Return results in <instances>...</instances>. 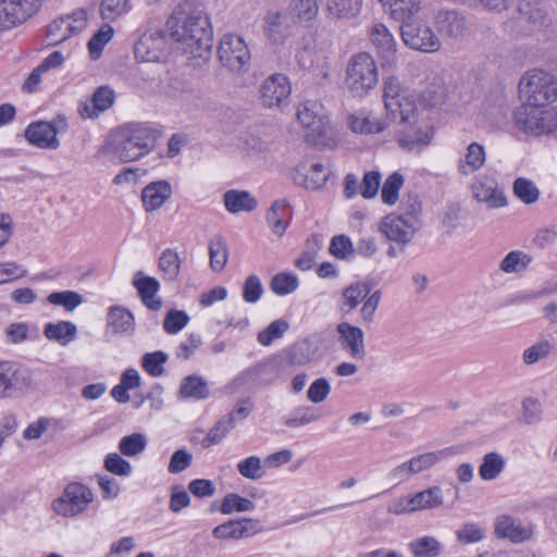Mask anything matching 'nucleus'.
Wrapping results in <instances>:
<instances>
[{
    "mask_svg": "<svg viewBox=\"0 0 557 557\" xmlns=\"http://www.w3.org/2000/svg\"><path fill=\"white\" fill-rule=\"evenodd\" d=\"M462 451L460 446H450L436 451H428L409 459L414 474H419L434 467L438 461L447 459Z\"/></svg>",
    "mask_w": 557,
    "mask_h": 557,
    "instance_id": "b1692460",
    "label": "nucleus"
},
{
    "mask_svg": "<svg viewBox=\"0 0 557 557\" xmlns=\"http://www.w3.org/2000/svg\"><path fill=\"white\" fill-rule=\"evenodd\" d=\"M371 285L367 282L357 281L347 286L341 298L339 308L343 312L349 313L370 294Z\"/></svg>",
    "mask_w": 557,
    "mask_h": 557,
    "instance_id": "7c9ffc66",
    "label": "nucleus"
},
{
    "mask_svg": "<svg viewBox=\"0 0 557 557\" xmlns=\"http://www.w3.org/2000/svg\"><path fill=\"white\" fill-rule=\"evenodd\" d=\"M72 34H74V27L70 18L55 20L47 27L48 45L55 46L66 40Z\"/></svg>",
    "mask_w": 557,
    "mask_h": 557,
    "instance_id": "79ce46f5",
    "label": "nucleus"
},
{
    "mask_svg": "<svg viewBox=\"0 0 557 557\" xmlns=\"http://www.w3.org/2000/svg\"><path fill=\"white\" fill-rule=\"evenodd\" d=\"M210 389L206 380L199 375H188L183 379L180 386V395L183 398L203 400L209 397Z\"/></svg>",
    "mask_w": 557,
    "mask_h": 557,
    "instance_id": "e433bc0d",
    "label": "nucleus"
},
{
    "mask_svg": "<svg viewBox=\"0 0 557 557\" xmlns=\"http://www.w3.org/2000/svg\"><path fill=\"white\" fill-rule=\"evenodd\" d=\"M234 418L233 417H223L221 418L214 426H212L206 438H205V445L211 446L219 444L222 442V440L226 436V434L234 429Z\"/></svg>",
    "mask_w": 557,
    "mask_h": 557,
    "instance_id": "052dcab7",
    "label": "nucleus"
},
{
    "mask_svg": "<svg viewBox=\"0 0 557 557\" xmlns=\"http://www.w3.org/2000/svg\"><path fill=\"white\" fill-rule=\"evenodd\" d=\"M370 40L375 47L379 57L385 63H393L396 59V40L388 28L382 24H374L370 30Z\"/></svg>",
    "mask_w": 557,
    "mask_h": 557,
    "instance_id": "412c9836",
    "label": "nucleus"
},
{
    "mask_svg": "<svg viewBox=\"0 0 557 557\" xmlns=\"http://www.w3.org/2000/svg\"><path fill=\"white\" fill-rule=\"evenodd\" d=\"M115 99V94L109 86L98 87L90 101L81 102L78 106V113L83 119H95L98 115L112 107Z\"/></svg>",
    "mask_w": 557,
    "mask_h": 557,
    "instance_id": "aec40b11",
    "label": "nucleus"
},
{
    "mask_svg": "<svg viewBox=\"0 0 557 557\" xmlns=\"http://www.w3.org/2000/svg\"><path fill=\"white\" fill-rule=\"evenodd\" d=\"M493 527V533L497 540H507L512 544L530 541L535 531V525L532 522L523 524L519 518L508 513L498 515Z\"/></svg>",
    "mask_w": 557,
    "mask_h": 557,
    "instance_id": "4468645a",
    "label": "nucleus"
},
{
    "mask_svg": "<svg viewBox=\"0 0 557 557\" xmlns=\"http://www.w3.org/2000/svg\"><path fill=\"white\" fill-rule=\"evenodd\" d=\"M532 258L520 251L512 250L502 260L499 268L505 273H521L531 263Z\"/></svg>",
    "mask_w": 557,
    "mask_h": 557,
    "instance_id": "a18cd8bd",
    "label": "nucleus"
},
{
    "mask_svg": "<svg viewBox=\"0 0 557 557\" xmlns=\"http://www.w3.org/2000/svg\"><path fill=\"white\" fill-rule=\"evenodd\" d=\"M317 102L307 101L298 108L297 119L306 128V140L314 146L323 145L329 132V120L320 111Z\"/></svg>",
    "mask_w": 557,
    "mask_h": 557,
    "instance_id": "9b49d317",
    "label": "nucleus"
},
{
    "mask_svg": "<svg viewBox=\"0 0 557 557\" xmlns=\"http://www.w3.org/2000/svg\"><path fill=\"white\" fill-rule=\"evenodd\" d=\"M94 500V493L82 483H70L63 493L52 502V509L58 516L75 517L86 510Z\"/></svg>",
    "mask_w": 557,
    "mask_h": 557,
    "instance_id": "6e6552de",
    "label": "nucleus"
},
{
    "mask_svg": "<svg viewBox=\"0 0 557 557\" xmlns=\"http://www.w3.org/2000/svg\"><path fill=\"white\" fill-rule=\"evenodd\" d=\"M264 288L259 276L249 275L243 285V299L248 304H256L263 295Z\"/></svg>",
    "mask_w": 557,
    "mask_h": 557,
    "instance_id": "774afa93",
    "label": "nucleus"
},
{
    "mask_svg": "<svg viewBox=\"0 0 557 557\" xmlns=\"http://www.w3.org/2000/svg\"><path fill=\"white\" fill-rule=\"evenodd\" d=\"M25 137L30 145L41 149H57L60 146L55 132L45 121L29 124L25 129Z\"/></svg>",
    "mask_w": 557,
    "mask_h": 557,
    "instance_id": "4be33fe9",
    "label": "nucleus"
},
{
    "mask_svg": "<svg viewBox=\"0 0 557 557\" xmlns=\"http://www.w3.org/2000/svg\"><path fill=\"white\" fill-rule=\"evenodd\" d=\"M114 29L109 24H103L88 41V51L92 60L100 58L103 48L112 39Z\"/></svg>",
    "mask_w": 557,
    "mask_h": 557,
    "instance_id": "37998d69",
    "label": "nucleus"
},
{
    "mask_svg": "<svg viewBox=\"0 0 557 557\" xmlns=\"http://www.w3.org/2000/svg\"><path fill=\"white\" fill-rule=\"evenodd\" d=\"M20 368L11 361H0V398L12 397L20 382Z\"/></svg>",
    "mask_w": 557,
    "mask_h": 557,
    "instance_id": "72a5a7b5",
    "label": "nucleus"
},
{
    "mask_svg": "<svg viewBox=\"0 0 557 557\" xmlns=\"http://www.w3.org/2000/svg\"><path fill=\"white\" fill-rule=\"evenodd\" d=\"M349 127L354 133L377 134L386 128V124L379 120H371L369 117L350 115Z\"/></svg>",
    "mask_w": 557,
    "mask_h": 557,
    "instance_id": "13d9d810",
    "label": "nucleus"
},
{
    "mask_svg": "<svg viewBox=\"0 0 557 557\" xmlns=\"http://www.w3.org/2000/svg\"><path fill=\"white\" fill-rule=\"evenodd\" d=\"M408 549L412 557H440L443 544L434 536L424 535L410 541Z\"/></svg>",
    "mask_w": 557,
    "mask_h": 557,
    "instance_id": "f704fd0d",
    "label": "nucleus"
},
{
    "mask_svg": "<svg viewBox=\"0 0 557 557\" xmlns=\"http://www.w3.org/2000/svg\"><path fill=\"white\" fill-rule=\"evenodd\" d=\"M76 334L77 327L70 321L48 323L44 329V335L50 341L58 342L61 346H66L76 337Z\"/></svg>",
    "mask_w": 557,
    "mask_h": 557,
    "instance_id": "c9c22d12",
    "label": "nucleus"
},
{
    "mask_svg": "<svg viewBox=\"0 0 557 557\" xmlns=\"http://www.w3.org/2000/svg\"><path fill=\"white\" fill-rule=\"evenodd\" d=\"M147 437L141 433H132L123 436L119 443V450L123 456L134 457L141 454L147 447Z\"/></svg>",
    "mask_w": 557,
    "mask_h": 557,
    "instance_id": "49530a36",
    "label": "nucleus"
},
{
    "mask_svg": "<svg viewBox=\"0 0 557 557\" xmlns=\"http://www.w3.org/2000/svg\"><path fill=\"white\" fill-rule=\"evenodd\" d=\"M292 87L288 77L284 74H273L260 87L262 103L268 108H281L290 95Z\"/></svg>",
    "mask_w": 557,
    "mask_h": 557,
    "instance_id": "dca6fc26",
    "label": "nucleus"
},
{
    "mask_svg": "<svg viewBox=\"0 0 557 557\" xmlns=\"http://www.w3.org/2000/svg\"><path fill=\"white\" fill-rule=\"evenodd\" d=\"M336 331L341 347L355 360L366 358L364 333L359 326L341 322Z\"/></svg>",
    "mask_w": 557,
    "mask_h": 557,
    "instance_id": "6ab92c4d",
    "label": "nucleus"
},
{
    "mask_svg": "<svg viewBox=\"0 0 557 557\" xmlns=\"http://www.w3.org/2000/svg\"><path fill=\"white\" fill-rule=\"evenodd\" d=\"M346 87L354 97H364L379 82L374 59L367 52L354 55L346 69Z\"/></svg>",
    "mask_w": 557,
    "mask_h": 557,
    "instance_id": "20e7f679",
    "label": "nucleus"
},
{
    "mask_svg": "<svg viewBox=\"0 0 557 557\" xmlns=\"http://www.w3.org/2000/svg\"><path fill=\"white\" fill-rule=\"evenodd\" d=\"M438 30L448 37H460L468 29L466 17L457 11L443 10L436 15Z\"/></svg>",
    "mask_w": 557,
    "mask_h": 557,
    "instance_id": "393cba45",
    "label": "nucleus"
},
{
    "mask_svg": "<svg viewBox=\"0 0 557 557\" xmlns=\"http://www.w3.org/2000/svg\"><path fill=\"white\" fill-rule=\"evenodd\" d=\"M288 329L287 321L283 319L275 320L258 333L257 339L262 346H270L275 339L282 338Z\"/></svg>",
    "mask_w": 557,
    "mask_h": 557,
    "instance_id": "5fc2aeb1",
    "label": "nucleus"
},
{
    "mask_svg": "<svg viewBox=\"0 0 557 557\" xmlns=\"http://www.w3.org/2000/svg\"><path fill=\"white\" fill-rule=\"evenodd\" d=\"M552 349V343L547 339H542L523 351V362L528 366L534 364L546 358L550 354Z\"/></svg>",
    "mask_w": 557,
    "mask_h": 557,
    "instance_id": "0e129e2a",
    "label": "nucleus"
},
{
    "mask_svg": "<svg viewBox=\"0 0 557 557\" xmlns=\"http://www.w3.org/2000/svg\"><path fill=\"white\" fill-rule=\"evenodd\" d=\"M401 38L406 46L422 52H434L441 47L433 30L421 21L406 20L400 26Z\"/></svg>",
    "mask_w": 557,
    "mask_h": 557,
    "instance_id": "f8f14e48",
    "label": "nucleus"
},
{
    "mask_svg": "<svg viewBox=\"0 0 557 557\" xmlns=\"http://www.w3.org/2000/svg\"><path fill=\"white\" fill-rule=\"evenodd\" d=\"M172 186L166 181H156L148 184L141 190V201L146 211H153L162 207V205L171 198Z\"/></svg>",
    "mask_w": 557,
    "mask_h": 557,
    "instance_id": "5701e85b",
    "label": "nucleus"
},
{
    "mask_svg": "<svg viewBox=\"0 0 557 557\" xmlns=\"http://www.w3.org/2000/svg\"><path fill=\"white\" fill-rule=\"evenodd\" d=\"M486 161V153L483 145L473 141L471 143L458 162V172L462 176H470L479 171Z\"/></svg>",
    "mask_w": 557,
    "mask_h": 557,
    "instance_id": "bb28decb",
    "label": "nucleus"
},
{
    "mask_svg": "<svg viewBox=\"0 0 557 557\" xmlns=\"http://www.w3.org/2000/svg\"><path fill=\"white\" fill-rule=\"evenodd\" d=\"M512 188L516 197L527 205L535 202L540 197V190L535 184L524 177H518Z\"/></svg>",
    "mask_w": 557,
    "mask_h": 557,
    "instance_id": "6e6d98bb",
    "label": "nucleus"
},
{
    "mask_svg": "<svg viewBox=\"0 0 557 557\" xmlns=\"http://www.w3.org/2000/svg\"><path fill=\"white\" fill-rule=\"evenodd\" d=\"M330 253L337 259L347 260L354 252L355 248L350 238L346 235H336L331 239Z\"/></svg>",
    "mask_w": 557,
    "mask_h": 557,
    "instance_id": "69168bd1",
    "label": "nucleus"
},
{
    "mask_svg": "<svg viewBox=\"0 0 557 557\" xmlns=\"http://www.w3.org/2000/svg\"><path fill=\"white\" fill-rule=\"evenodd\" d=\"M383 99L386 111L400 121L416 122L417 104L416 96L408 87L401 85L395 76H389L384 82Z\"/></svg>",
    "mask_w": 557,
    "mask_h": 557,
    "instance_id": "39448f33",
    "label": "nucleus"
},
{
    "mask_svg": "<svg viewBox=\"0 0 557 557\" xmlns=\"http://www.w3.org/2000/svg\"><path fill=\"white\" fill-rule=\"evenodd\" d=\"M520 88L533 104L547 107L557 100V79L542 70L528 72L520 81Z\"/></svg>",
    "mask_w": 557,
    "mask_h": 557,
    "instance_id": "0eeeda50",
    "label": "nucleus"
},
{
    "mask_svg": "<svg viewBox=\"0 0 557 557\" xmlns=\"http://www.w3.org/2000/svg\"><path fill=\"white\" fill-rule=\"evenodd\" d=\"M262 524L257 519L244 518L230 520L215 527L212 535L219 540H239L252 536L262 531Z\"/></svg>",
    "mask_w": 557,
    "mask_h": 557,
    "instance_id": "f3484780",
    "label": "nucleus"
},
{
    "mask_svg": "<svg viewBox=\"0 0 557 557\" xmlns=\"http://www.w3.org/2000/svg\"><path fill=\"white\" fill-rule=\"evenodd\" d=\"M421 209L420 202L414 199L405 214L386 216L382 224L381 230L391 240L406 244L412 238L416 228L418 213Z\"/></svg>",
    "mask_w": 557,
    "mask_h": 557,
    "instance_id": "9d476101",
    "label": "nucleus"
},
{
    "mask_svg": "<svg viewBox=\"0 0 557 557\" xmlns=\"http://www.w3.org/2000/svg\"><path fill=\"white\" fill-rule=\"evenodd\" d=\"M302 184L307 189L321 188L330 176V171L320 162L312 163L309 171L301 175Z\"/></svg>",
    "mask_w": 557,
    "mask_h": 557,
    "instance_id": "de8ad7c7",
    "label": "nucleus"
},
{
    "mask_svg": "<svg viewBox=\"0 0 557 557\" xmlns=\"http://www.w3.org/2000/svg\"><path fill=\"white\" fill-rule=\"evenodd\" d=\"M168 360L169 356L163 351L147 352L141 358V367L149 375L158 377L164 373Z\"/></svg>",
    "mask_w": 557,
    "mask_h": 557,
    "instance_id": "8fccbe9b",
    "label": "nucleus"
},
{
    "mask_svg": "<svg viewBox=\"0 0 557 557\" xmlns=\"http://www.w3.org/2000/svg\"><path fill=\"white\" fill-rule=\"evenodd\" d=\"M432 137V128L428 123L419 121L418 114L416 115V122L400 121L398 144L401 148L419 152L431 143Z\"/></svg>",
    "mask_w": 557,
    "mask_h": 557,
    "instance_id": "2eb2a0df",
    "label": "nucleus"
},
{
    "mask_svg": "<svg viewBox=\"0 0 557 557\" xmlns=\"http://www.w3.org/2000/svg\"><path fill=\"white\" fill-rule=\"evenodd\" d=\"M471 191L476 201L484 202L491 209L503 208L507 205L503 189L492 177H476L471 186Z\"/></svg>",
    "mask_w": 557,
    "mask_h": 557,
    "instance_id": "a211bd4d",
    "label": "nucleus"
},
{
    "mask_svg": "<svg viewBox=\"0 0 557 557\" xmlns=\"http://www.w3.org/2000/svg\"><path fill=\"white\" fill-rule=\"evenodd\" d=\"M420 96L424 106L434 108L444 103L446 99V88L442 83L433 82L421 91Z\"/></svg>",
    "mask_w": 557,
    "mask_h": 557,
    "instance_id": "e2e57ef3",
    "label": "nucleus"
},
{
    "mask_svg": "<svg viewBox=\"0 0 557 557\" xmlns=\"http://www.w3.org/2000/svg\"><path fill=\"white\" fill-rule=\"evenodd\" d=\"M404 185V176L398 173H392L383 184L381 198L385 205H395L398 200L399 189Z\"/></svg>",
    "mask_w": 557,
    "mask_h": 557,
    "instance_id": "864d4df0",
    "label": "nucleus"
},
{
    "mask_svg": "<svg viewBox=\"0 0 557 557\" xmlns=\"http://www.w3.org/2000/svg\"><path fill=\"white\" fill-rule=\"evenodd\" d=\"M292 11L302 22H310L317 17L319 7L317 0H292Z\"/></svg>",
    "mask_w": 557,
    "mask_h": 557,
    "instance_id": "338daca9",
    "label": "nucleus"
},
{
    "mask_svg": "<svg viewBox=\"0 0 557 557\" xmlns=\"http://www.w3.org/2000/svg\"><path fill=\"white\" fill-rule=\"evenodd\" d=\"M131 10L129 0H102L100 13L103 20L113 22Z\"/></svg>",
    "mask_w": 557,
    "mask_h": 557,
    "instance_id": "bf43d9fd",
    "label": "nucleus"
},
{
    "mask_svg": "<svg viewBox=\"0 0 557 557\" xmlns=\"http://www.w3.org/2000/svg\"><path fill=\"white\" fill-rule=\"evenodd\" d=\"M321 414L317 408L300 406L293 410L292 416L285 420L287 426L296 428L320 420Z\"/></svg>",
    "mask_w": 557,
    "mask_h": 557,
    "instance_id": "3c124183",
    "label": "nucleus"
},
{
    "mask_svg": "<svg viewBox=\"0 0 557 557\" xmlns=\"http://www.w3.org/2000/svg\"><path fill=\"white\" fill-rule=\"evenodd\" d=\"M41 7V0H0V32L23 24Z\"/></svg>",
    "mask_w": 557,
    "mask_h": 557,
    "instance_id": "ddd939ff",
    "label": "nucleus"
},
{
    "mask_svg": "<svg viewBox=\"0 0 557 557\" xmlns=\"http://www.w3.org/2000/svg\"><path fill=\"white\" fill-rule=\"evenodd\" d=\"M298 277L287 272L275 274L270 283L272 292L278 296L292 294L298 288Z\"/></svg>",
    "mask_w": 557,
    "mask_h": 557,
    "instance_id": "09e8293b",
    "label": "nucleus"
},
{
    "mask_svg": "<svg viewBox=\"0 0 557 557\" xmlns=\"http://www.w3.org/2000/svg\"><path fill=\"white\" fill-rule=\"evenodd\" d=\"M391 16L400 22L410 20L420 10V0H379Z\"/></svg>",
    "mask_w": 557,
    "mask_h": 557,
    "instance_id": "4c0bfd02",
    "label": "nucleus"
},
{
    "mask_svg": "<svg viewBox=\"0 0 557 557\" xmlns=\"http://www.w3.org/2000/svg\"><path fill=\"white\" fill-rule=\"evenodd\" d=\"M210 269L220 273L224 270L228 260V249L226 242L222 236H218L209 242Z\"/></svg>",
    "mask_w": 557,
    "mask_h": 557,
    "instance_id": "58836bf2",
    "label": "nucleus"
},
{
    "mask_svg": "<svg viewBox=\"0 0 557 557\" xmlns=\"http://www.w3.org/2000/svg\"><path fill=\"white\" fill-rule=\"evenodd\" d=\"M314 351L309 342L294 345L288 352V362L293 366H305L313 361Z\"/></svg>",
    "mask_w": 557,
    "mask_h": 557,
    "instance_id": "680f3d73",
    "label": "nucleus"
},
{
    "mask_svg": "<svg viewBox=\"0 0 557 557\" xmlns=\"http://www.w3.org/2000/svg\"><path fill=\"white\" fill-rule=\"evenodd\" d=\"M455 535L461 544H475L485 539L486 532L479 523L467 522L455 532Z\"/></svg>",
    "mask_w": 557,
    "mask_h": 557,
    "instance_id": "603ef678",
    "label": "nucleus"
},
{
    "mask_svg": "<svg viewBox=\"0 0 557 557\" xmlns=\"http://www.w3.org/2000/svg\"><path fill=\"white\" fill-rule=\"evenodd\" d=\"M518 11L525 21L536 27L547 25V8L543 0H519Z\"/></svg>",
    "mask_w": 557,
    "mask_h": 557,
    "instance_id": "2f4dec72",
    "label": "nucleus"
},
{
    "mask_svg": "<svg viewBox=\"0 0 557 557\" xmlns=\"http://www.w3.org/2000/svg\"><path fill=\"white\" fill-rule=\"evenodd\" d=\"M330 20H350L356 17L362 8V0H323Z\"/></svg>",
    "mask_w": 557,
    "mask_h": 557,
    "instance_id": "c756f323",
    "label": "nucleus"
},
{
    "mask_svg": "<svg viewBox=\"0 0 557 557\" xmlns=\"http://www.w3.org/2000/svg\"><path fill=\"white\" fill-rule=\"evenodd\" d=\"M410 495L416 511L440 508L444 504L443 490L438 485Z\"/></svg>",
    "mask_w": 557,
    "mask_h": 557,
    "instance_id": "473e14b6",
    "label": "nucleus"
},
{
    "mask_svg": "<svg viewBox=\"0 0 557 557\" xmlns=\"http://www.w3.org/2000/svg\"><path fill=\"white\" fill-rule=\"evenodd\" d=\"M47 301L51 305L61 306L66 311H73L83 302V297L73 290L54 292L47 297Z\"/></svg>",
    "mask_w": 557,
    "mask_h": 557,
    "instance_id": "4d7b16f0",
    "label": "nucleus"
},
{
    "mask_svg": "<svg viewBox=\"0 0 557 557\" xmlns=\"http://www.w3.org/2000/svg\"><path fill=\"white\" fill-rule=\"evenodd\" d=\"M225 209L232 213L251 212L257 206V199L247 190L230 189L223 195Z\"/></svg>",
    "mask_w": 557,
    "mask_h": 557,
    "instance_id": "cd10ccee",
    "label": "nucleus"
},
{
    "mask_svg": "<svg viewBox=\"0 0 557 557\" xmlns=\"http://www.w3.org/2000/svg\"><path fill=\"white\" fill-rule=\"evenodd\" d=\"M133 285L138 290L145 306L154 311L161 308V300L156 298V294L159 290V282L156 278L145 276L143 272L139 271L135 275Z\"/></svg>",
    "mask_w": 557,
    "mask_h": 557,
    "instance_id": "c85d7f7f",
    "label": "nucleus"
},
{
    "mask_svg": "<svg viewBox=\"0 0 557 557\" xmlns=\"http://www.w3.org/2000/svg\"><path fill=\"white\" fill-rule=\"evenodd\" d=\"M134 317L133 314L122 307L113 306L108 312V327L112 329L114 333H126L133 330Z\"/></svg>",
    "mask_w": 557,
    "mask_h": 557,
    "instance_id": "a19ab883",
    "label": "nucleus"
},
{
    "mask_svg": "<svg viewBox=\"0 0 557 557\" xmlns=\"http://www.w3.org/2000/svg\"><path fill=\"white\" fill-rule=\"evenodd\" d=\"M292 220V209L286 199H277L272 202L267 212V222L274 234L282 236L289 221Z\"/></svg>",
    "mask_w": 557,
    "mask_h": 557,
    "instance_id": "a878e982",
    "label": "nucleus"
},
{
    "mask_svg": "<svg viewBox=\"0 0 557 557\" xmlns=\"http://www.w3.org/2000/svg\"><path fill=\"white\" fill-rule=\"evenodd\" d=\"M212 27L201 4L184 0L176 5V55L182 64L201 74L212 48Z\"/></svg>",
    "mask_w": 557,
    "mask_h": 557,
    "instance_id": "f257e3e1",
    "label": "nucleus"
},
{
    "mask_svg": "<svg viewBox=\"0 0 557 557\" xmlns=\"http://www.w3.org/2000/svg\"><path fill=\"white\" fill-rule=\"evenodd\" d=\"M546 107L525 101L513 111L515 126L525 133L541 135L556 128L555 112Z\"/></svg>",
    "mask_w": 557,
    "mask_h": 557,
    "instance_id": "423d86ee",
    "label": "nucleus"
},
{
    "mask_svg": "<svg viewBox=\"0 0 557 557\" xmlns=\"http://www.w3.org/2000/svg\"><path fill=\"white\" fill-rule=\"evenodd\" d=\"M218 55L222 65L233 72L246 71L251 59L247 44L235 34H225L221 38Z\"/></svg>",
    "mask_w": 557,
    "mask_h": 557,
    "instance_id": "1a4fd4ad",
    "label": "nucleus"
},
{
    "mask_svg": "<svg viewBox=\"0 0 557 557\" xmlns=\"http://www.w3.org/2000/svg\"><path fill=\"white\" fill-rule=\"evenodd\" d=\"M255 509V503L246 497L236 493L227 494L221 503L220 511L223 515H231L233 512L251 511Z\"/></svg>",
    "mask_w": 557,
    "mask_h": 557,
    "instance_id": "c03bdc74",
    "label": "nucleus"
},
{
    "mask_svg": "<svg viewBox=\"0 0 557 557\" xmlns=\"http://www.w3.org/2000/svg\"><path fill=\"white\" fill-rule=\"evenodd\" d=\"M506 461L500 454L496 451L485 454L479 467V475L484 481H493L504 471Z\"/></svg>",
    "mask_w": 557,
    "mask_h": 557,
    "instance_id": "ea45409f",
    "label": "nucleus"
},
{
    "mask_svg": "<svg viewBox=\"0 0 557 557\" xmlns=\"http://www.w3.org/2000/svg\"><path fill=\"white\" fill-rule=\"evenodd\" d=\"M174 12L168 20L165 27L144 34L134 47L135 58L141 62L168 63L172 60V45L174 41Z\"/></svg>",
    "mask_w": 557,
    "mask_h": 557,
    "instance_id": "7ed1b4c3",
    "label": "nucleus"
},
{
    "mask_svg": "<svg viewBox=\"0 0 557 557\" xmlns=\"http://www.w3.org/2000/svg\"><path fill=\"white\" fill-rule=\"evenodd\" d=\"M161 133L141 124L119 127L110 137L108 152L122 162H132L149 153Z\"/></svg>",
    "mask_w": 557,
    "mask_h": 557,
    "instance_id": "f03ea898",
    "label": "nucleus"
}]
</instances>
